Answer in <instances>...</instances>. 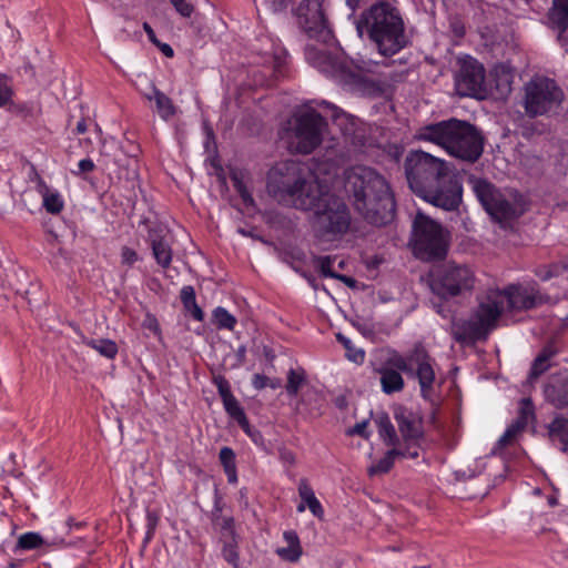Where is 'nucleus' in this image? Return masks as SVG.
<instances>
[{
    "label": "nucleus",
    "instance_id": "obj_1",
    "mask_svg": "<svg viewBox=\"0 0 568 568\" xmlns=\"http://www.w3.org/2000/svg\"><path fill=\"white\" fill-rule=\"evenodd\" d=\"M344 187L366 222L383 226L393 221L396 211L394 194L386 179L375 169L357 165L346 170Z\"/></svg>",
    "mask_w": 568,
    "mask_h": 568
},
{
    "label": "nucleus",
    "instance_id": "obj_2",
    "mask_svg": "<svg viewBox=\"0 0 568 568\" xmlns=\"http://www.w3.org/2000/svg\"><path fill=\"white\" fill-rule=\"evenodd\" d=\"M356 30L386 58L397 54L410 43L399 9L387 1H378L365 9L356 21Z\"/></svg>",
    "mask_w": 568,
    "mask_h": 568
},
{
    "label": "nucleus",
    "instance_id": "obj_3",
    "mask_svg": "<svg viewBox=\"0 0 568 568\" xmlns=\"http://www.w3.org/2000/svg\"><path fill=\"white\" fill-rule=\"evenodd\" d=\"M435 364V359L424 345L417 343L406 355L394 352L375 371L379 375L382 390L385 394L392 395L404 389L405 382L400 374L403 372L409 377L417 378L422 397L429 399L436 381Z\"/></svg>",
    "mask_w": 568,
    "mask_h": 568
},
{
    "label": "nucleus",
    "instance_id": "obj_4",
    "mask_svg": "<svg viewBox=\"0 0 568 568\" xmlns=\"http://www.w3.org/2000/svg\"><path fill=\"white\" fill-rule=\"evenodd\" d=\"M416 139L437 144L455 158L468 162L477 161L484 151L480 131L469 122L454 118L419 128Z\"/></svg>",
    "mask_w": 568,
    "mask_h": 568
},
{
    "label": "nucleus",
    "instance_id": "obj_5",
    "mask_svg": "<svg viewBox=\"0 0 568 568\" xmlns=\"http://www.w3.org/2000/svg\"><path fill=\"white\" fill-rule=\"evenodd\" d=\"M306 61L320 72L341 84L348 85L354 92L367 98H389V84L381 79L359 74L351 69L339 49L327 51L313 45L305 47Z\"/></svg>",
    "mask_w": 568,
    "mask_h": 568
},
{
    "label": "nucleus",
    "instance_id": "obj_6",
    "mask_svg": "<svg viewBox=\"0 0 568 568\" xmlns=\"http://www.w3.org/2000/svg\"><path fill=\"white\" fill-rule=\"evenodd\" d=\"M318 185L316 181L305 179L300 164L294 161L280 162L267 174L268 194L278 203L297 210L312 206L318 196Z\"/></svg>",
    "mask_w": 568,
    "mask_h": 568
},
{
    "label": "nucleus",
    "instance_id": "obj_7",
    "mask_svg": "<svg viewBox=\"0 0 568 568\" xmlns=\"http://www.w3.org/2000/svg\"><path fill=\"white\" fill-rule=\"evenodd\" d=\"M307 210L314 211L313 231L322 242L342 240L351 230L352 214L343 199L318 185V196Z\"/></svg>",
    "mask_w": 568,
    "mask_h": 568
},
{
    "label": "nucleus",
    "instance_id": "obj_8",
    "mask_svg": "<svg viewBox=\"0 0 568 568\" xmlns=\"http://www.w3.org/2000/svg\"><path fill=\"white\" fill-rule=\"evenodd\" d=\"M470 183L485 211L499 223L514 221L527 211L524 196L517 192L508 200L485 179L471 178Z\"/></svg>",
    "mask_w": 568,
    "mask_h": 568
},
{
    "label": "nucleus",
    "instance_id": "obj_9",
    "mask_svg": "<svg viewBox=\"0 0 568 568\" xmlns=\"http://www.w3.org/2000/svg\"><path fill=\"white\" fill-rule=\"evenodd\" d=\"M564 99V91L550 78L535 77L524 85L523 106L529 118L556 114Z\"/></svg>",
    "mask_w": 568,
    "mask_h": 568
},
{
    "label": "nucleus",
    "instance_id": "obj_10",
    "mask_svg": "<svg viewBox=\"0 0 568 568\" xmlns=\"http://www.w3.org/2000/svg\"><path fill=\"white\" fill-rule=\"evenodd\" d=\"M449 170L445 161L424 151H412L404 161L406 180L418 197Z\"/></svg>",
    "mask_w": 568,
    "mask_h": 568
},
{
    "label": "nucleus",
    "instance_id": "obj_11",
    "mask_svg": "<svg viewBox=\"0 0 568 568\" xmlns=\"http://www.w3.org/2000/svg\"><path fill=\"white\" fill-rule=\"evenodd\" d=\"M448 244L439 223L418 212L413 222V250L422 261L443 260Z\"/></svg>",
    "mask_w": 568,
    "mask_h": 568
},
{
    "label": "nucleus",
    "instance_id": "obj_12",
    "mask_svg": "<svg viewBox=\"0 0 568 568\" xmlns=\"http://www.w3.org/2000/svg\"><path fill=\"white\" fill-rule=\"evenodd\" d=\"M475 283L476 276L469 266L449 262L430 273L429 286L437 297L448 300L471 292Z\"/></svg>",
    "mask_w": 568,
    "mask_h": 568
},
{
    "label": "nucleus",
    "instance_id": "obj_13",
    "mask_svg": "<svg viewBox=\"0 0 568 568\" xmlns=\"http://www.w3.org/2000/svg\"><path fill=\"white\" fill-rule=\"evenodd\" d=\"M324 0H303L295 10L297 23L304 33L311 39L318 42L315 48L335 51L338 49L333 30L329 27L325 10Z\"/></svg>",
    "mask_w": 568,
    "mask_h": 568
},
{
    "label": "nucleus",
    "instance_id": "obj_14",
    "mask_svg": "<svg viewBox=\"0 0 568 568\" xmlns=\"http://www.w3.org/2000/svg\"><path fill=\"white\" fill-rule=\"evenodd\" d=\"M326 125L324 118L314 109L295 114L292 138L296 151L302 154L312 153L322 143Z\"/></svg>",
    "mask_w": 568,
    "mask_h": 568
},
{
    "label": "nucleus",
    "instance_id": "obj_15",
    "mask_svg": "<svg viewBox=\"0 0 568 568\" xmlns=\"http://www.w3.org/2000/svg\"><path fill=\"white\" fill-rule=\"evenodd\" d=\"M424 201L445 211H455L463 199V185L459 178L449 170L430 185L420 196Z\"/></svg>",
    "mask_w": 568,
    "mask_h": 568
},
{
    "label": "nucleus",
    "instance_id": "obj_16",
    "mask_svg": "<svg viewBox=\"0 0 568 568\" xmlns=\"http://www.w3.org/2000/svg\"><path fill=\"white\" fill-rule=\"evenodd\" d=\"M455 85L457 93L462 97L485 98L487 87L484 65L471 57L460 60V67L455 77Z\"/></svg>",
    "mask_w": 568,
    "mask_h": 568
},
{
    "label": "nucleus",
    "instance_id": "obj_17",
    "mask_svg": "<svg viewBox=\"0 0 568 568\" xmlns=\"http://www.w3.org/2000/svg\"><path fill=\"white\" fill-rule=\"evenodd\" d=\"M506 300L507 296L498 288H489L477 296L478 306L474 315L488 333L496 327L499 317L506 311Z\"/></svg>",
    "mask_w": 568,
    "mask_h": 568
},
{
    "label": "nucleus",
    "instance_id": "obj_18",
    "mask_svg": "<svg viewBox=\"0 0 568 568\" xmlns=\"http://www.w3.org/2000/svg\"><path fill=\"white\" fill-rule=\"evenodd\" d=\"M501 293L507 296L506 311L521 312L536 308L548 301L535 286H524L520 284L508 285Z\"/></svg>",
    "mask_w": 568,
    "mask_h": 568
},
{
    "label": "nucleus",
    "instance_id": "obj_19",
    "mask_svg": "<svg viewBox=\"0 0 568 568\" xmlns=\"http://www.w3.org/2000/svg\"><path fill=\"white\" fill-rule=\"evenodd\" d=\"M450 334L458 343H475L488 336L487 328L473 315V318H452Z\"/></svg>",
    "mask_w": 568,
    "mask_h": 568
},
{
    "label": "nucleus",
    "instance_id": "obj_20",
    "mask_svg": "<svg viewBox=\"0 0 568 568\" xmlns=\"http://www.w3.org/2000/svg\"><path fill=\"white\" fill-rule=\"evenodd\" d=\"M544 395L556 408L568 406V369L551 374L544 386Z\"/></svg>",
    "mask_w": 568,
    "mask_h": 568
},
{
    "label": "nucleus",
    "instance_id": "obj_21",
    "mask_svg": "<svg viewBox=\"0 0 568 568\" xmlns=\"http://www.w3.org/2000/svg\"><path fill=\"white\" fill-rule=\"evenodd\" d=\"M394 418L405 442L418 440L423 437L422 420L405 406L398 405L394 409Z\"/></svg>",
    "mask_w": 568,
    "mask_h": 568
},
{
    "label": "nucleus",
    "instance_id": "obj_22",
    "mask_svg": "<svg viewBox=\"0 0 568 568\" xmlns=\"http://www.w3.org/2000/svg\"><path fill=\"white\" fill-rule=\"evenodd\" d=\"M165 236L166 233L161 226L149 230L148 240L151 244L153 256L163 268L169 267L172 262V250Z\"/></svg>",
    "mask_w": 568,
    "mask_h": 568
},
{
    "label": "nucleus",
    "instance_id": "obj_23",
    "mask_svg": "<svg viewBox=\"0 0 568 568\" xmlns=\"http://www.w3.org/2000/svg\"><path fill=\"white\" fill-rule=\"evenodd\" d=\"M71 544V541H67L63 537H42L38 532H26L22 534L17 541L16 550H33L42 545H63Z\"/></svg>",
    "mask_w": 568,
    "mask_h": 568
},
{
    "label": "nucleus",
    "instance_id": "obj_24",
    "mask_svg": "<svg viewBox=\"0 0 568 568\" xmlns=\"http://www.w3.org/2000/svg\"><path fill=\"white\" fill-rule=\"evenodd\" d=\"M298 495L302 499V503L297 506V511L302 513L305 510V505H307L310 511L317 518H322L324 515V509L316 498L313 488L310 486L307 479L302 478L298 483Z\"/></svg>",
    "mask_w": 568,
    "mask_h": 568
},
{
    "label": "nucleus",
    "instance_id": "obj_25",
    "mask_svg": "<svg viewBox=\"0 0 568 568\" xmlns=\"http://www.w3.org/2000/svg\"><path fill=\"white\" fill-rule=\"evenodd\" d=\"M144 98L149 101L155 102L156 112L163 120L168 121L175 115L176 108L171 98L160 91L154 84L151 85L150 93H144Z\"/></svg>",
    "mask_w": 568,
    "mask_h": 568
},
{
    "label": "nucleus",
    "instance_id": "obj_26",
    "mask_svg": "<svg viewBox=\"0 0 568 568\" xmlns=\"http://www.w3.org/2000/svg\"><path fill=\"white\" fill-rule=\"evenodd\" d=\"M548 434L554 445H558L559 449L568 455V418L556 417L548 425Z\"/></svg>",
    "mask_w": 568,
    "mask_h": 568
},
{
    "label": "nucleus",
    "instance_id": "obj_27",
    "mask_svg": "<svg viewBox=\"0 0 568 568\" xmlns=\"http://www.w3.org/2000/svg\"><path fill=\"white\" fill-rule=\"evenodd\" d=\"M547 17L552 29L566 32L568 29V0H554Z\"/></svg>",
    "mask_w": 568,
    "mask_h": 568
},
{
    "label": "nucleus",
    "instance_id": "obj_28",
    "mask_svg": "<svg viewBox=\"0 0 568 568\" xmlns=\"http://www.w3.org/2000/svg\"><path fill=\"white\" fill-rule=\"evenodd\" d=\"M222 403L229 416L233 418L246 434L250 435V422L245 415L243 407L240 405L235 396L233 395L227 399L223 400Z\"/></svg>",
    "mask_w": 568,
    "mask_h": 568
},
{
    "label": "nucleus",
    "instance_id": "obj_29",
    "mask_svg": "<svg viewBox=\"0 0 568 568\" xmlns=\"http://www.w3.org/2000/svg\"><path fill=\"white\" fill-rule=\"evenodd\" d=\"M375 423L377 425L378 435L384 440L387 446L397 447L399 444V438L396 434L395 427L390 422V418L387 414H381Z\"/></svg>",
    "mask_w": 568,
    "mask_h": 568
},
{
    "label": "nucleus",
    "instance_id": "obj_30",
    "mask_svg": "<svg viewBox=\"0 0 568 568\" xmlns=\"http://www.w3.org/2000/svg\"><path fill=\"white\" fill-rule=\"evenodd\" d=\"M180 298L184 310L196 321H203L204 312L196 303L195 290L192 285H184L180 292Z\"/></svg>",
    "mask_w": 568,
    "mask_h": 568
},
{
    "label": "nucleus",
    "instance_id": "obj_31",
    "mask_svg": "<svg viewBox=\"0 0 568 568\" xmlns=\"http://www.w3.org/2000/svg\"><path fill=\"white\" fill-rule=\"evenodd\" d=\"M83 343L89 347L97 351L100 355L112 359L118 354V345L114 341L109 338H83Z\"/></svg>",
    "mask_w": 568,
    "mask_h": 568
},
{
    "label": "nucleus",
    "instance_id": "obj_32",
    "mask_svg": "<svg viewBox=\"0 0 568 568\" xmlns=\"http://www.w3.org/2000/svg\"><path fill=\"white\" fill-rule=\"evenodd\" d=\"M524 430V423L520 422H513L505 433L500 436V438L495 444L491 454L497 455L503 452L504 448L511 445L517 436Z\"/></svg>",
    "mask_w": 568,
    "mask_h": 568
},
{
    "label": "nucleus",
    "instance_id": "obj_33",
    "mask_svg": "<svg viewBox=\"0 0 568 568\" xmlns=\"http://www.w3.org/2000/svg\"><path fill=\"white\" fill-rule=\"evenodd\" d=\"M219 458L227 476V481L230 484L237 483V471L234 450L231 447L224 446L220 450Z\"/></svg>",
    "mask_w": 568,
    "mask_h": 568
},
{
    "label": "nucleus",
    "instance_id": "obj_34",
    "mask_svg": "<svg viewBox=\"0 0 568 568\" xmlns=\"http://www.w3.org/2000/svg\"><path fill=\"white\" fill-rule=\"evenodd\" d=\"M397 456V447H393L392 449L387 450L385 455L376 464H373L372 466L368 467V475L376 476L387 474L393 468Z\"/></svg>",
    "mask_w": 568,
    "mask_h": 568
},
{
    "label": "nucleus",
    "instance_id": "obj_35",
    "mask_svg": "<svg viewBox=\"0 0 568 568\" xmlns=\"http://www.w3.org/2000/svg\"><path fill=\"white\" fill-rule=\"evenodd\" d=\"M306 383V373L302 367L291 368L287 372L286 392L290 396H296L301 387Z\"/></svg>",
    "mask_w": 568,
    "mask_h": 568
},
{
    "label": "nucleus",
    "instance_id": "obj_36",
    "mask_svg": "<svg viewBox=\"0 0 568 568\" xmlns=\"http://www.w3.org/2000/svg\"><path fill=\"white\" fill-rule=\"evenodd\" d=\"M213 323L219 329L233 331L236 318L226 308L219 306L213 311Z\"/></svg>",
    "mask_w": 568,
    "mask_h": 568
},
{
    "label": "nucleus",
    "instance_id": "obj_37",
    "mask_svg": "<svg viewBox=\"0 0 568 568\" xmlns=\"http://www.w3.org/2000/svg\"><path fill=\"white\" fill-rule=\"evenodd\" d=\"M222 556L233 568H243L237 551L236 538H234V541L233 539L223 540Z\"/></svg>",
    "mask_w": 568,
    "mask_h": 568
},
{
    "label": "nucleus",
    "instance_id": "obj_38",
    "mask_svg": "<svg viewBox=\"0 0 568 568\" xmlns=\"http://www.w3.org/2000/svg\"><path fill=\"white\" fill-rule=\"evenodd\" d=\"M336 338L345 347L346 357L349 361L356 364H362L364 362L365 352L363 349L353 347L351 339L344 336L342 333H338Z\"/></svg>",
    "mask_w": 568,
    "mask_h": 568
},
{
    "label": "nucleus",
    "instance_id": "obj_39",
    "mask_svg": "<svg viewBox=\"0 0 568 568\" xmlns=\"http://www.w3.org/2000/svg\"><path fill=\"white\" fill-rule=\"evenodd\" d=\"M43 207L45 211L50 214H59L64 206L63 200L59 192H49L45 193L43 196Z\"/></svg>",
    "mask_w": 568,
    "mask_h": 568
},
{
    "label": "nucleus",
    "instance_id": "obj_40",
    "mask_svg": "<svg viewBox=\"0 0 568 568\" xmlns=\"http://www.w3.org/2000/svg\"><path fill=\"white\" fill-rule=\"evenodd\" d=\"M214 525L220 527L223 540L225 539H233L236 538L235 529H234V518L229 516H215L213 518Z\"/></svg>",
    "mask_w": 568,
    "mask_h": 568
},
{
    "label": "nucleus",
    "instance_id": "obj_41",
    "mask_svg": "<svg viewBox=\"0 0 568 568\" xmlns=\"http://www.w3.org/2000/svg\"><path fill=\"white\" fill-rule=\"evenodd\" d=\"M13 93L11 77L0 72V106L11 103Z\"/></svg>",
    "mask_w": 568,
    "mask_h": 568
},
{
    "label": "nucleus",
    "instance_id": "obj_42",
    "mask_svg": "<svg viewBox=\"0 0 568 568\" xmlns=\"http://www.w3.org/2000/svg\"><path fill=\"white\" fill-rule=\"evenodd\" d=\"M231 180H232L235 191L240 194L244 205L247 207L254 206L255 205L254 199H253L252 194L250 193V191L247 190L246 185L244 184L243 180L236 174H233L231 176Z\"/></svg>",
    "mask_w": 568,
    "mask_h": 568
},
{
    "label": "nucleus",
    "instance_id": "obj_43",
    "mask_svg": "<svg viewBox=\"0 0 568 568\" xmlns=\"http://www.w3.org/2000/svg\"><path fill=\"white\" fill-rule=\"evenodd\" d=\"M408 70L390 71L387 74H383L379 79L383 83L389 84V97L393 95L396 84L402 83L406 80Z\"/></svg>",
    "mask_w": 568,
    "mask_h": 568
},
{
    "label": "nucleus",
    "instance_id": "obj_44",
    "mask_svg": "<svg viewBox=\"0 0 568 568\" xmlns=\"http://www.w3.org/2000/svg\"><path fill=\"white\" fill-rule=\"evenodd\" d=\"M315 262L322 276L331 278L337 277L338 273L334 272L332 268L333 258L331 256H316Z\"/></svg>",
    "mask_w": 568,
    "mask_h": 568
},
{
    "label": "nucleus",
    "instance_id": "obj_45",
    "mask_svg": "<svg viewBox=\"0 0 568 568\" xmlns=\"http://www.w3.org/2000/svg\"><path fill=\"white\" fill-rule=\"evenodd\" d=\"M564 270H565V267H561L558 264L542 265L536 270V275L541 281H548V280L561 274L564 272Z\"/></svg>",
    "mask_w": 568,
    "mask_h": 568
},
{
    "label": "nucleus",
    "instance_id": "obj_46",
    "mask_svg": "<svg viewBox=\"0 0 568 568\" xmlns=\"http://www.w3.org/2000/svg\"><path fill=\"white\" fill-rule=\"evenodd\" d=\"M276 552L282 559L287 560L290 562H296L302 556V547L301 545H287V547L278 548Z\"/></svg>",
    "mask_w": 568,
    "mask_h": 568
},
{
    "label": "nucleus",
    "instance_id": "obj_47",
    "mask_svg": "<svg viewBox=\"0 0 568 568\" xmlns=\"http://www.w3.org/2000/svg\"><path fill=\"white\" fill-rule=\"evenodd\" d=\"M534 417V405L529 398H523L520 402L519 415L514 422H523L524 429L526 428L528 420Z\"/></svg>",
    "mask_w": 568,
    "mask_h": 568
},
{
    "label": "nucleus",
    "instance_id": "obj_48",
    "mask_svg": "<svg viewBox=\"0 0 568 568\" xmlns=\"http://www.w3.org/2000/svg\"><path fill=\"white\" fill-rule=\"evenodd\" d=\"M549 368L548 362L544 359V357H540L539 355L536 356L534 359L530 372L528 375V379L530 382L537 379L541 374H544Z\"/></svg>",
    "mask_w": 568,
    "mask_h": 568
},
{
    "label": "nucleus",
    "instance_id": "obj_49",
    "mask_svg": "<svg viewBox=\"0 0 568 568\" xmlns=\"http://www.w3.org/2000/svg\"><path fill=\"white\" fill-rule=\"evenodd\" d=\"M213 383L217 388V392H219V395H220L222 402L227 399L229 397L233 396L230 383L224 376H222V375L215 376L213 378Z\"/></svg>",
    "mask_w": 568,
    "mask_h": 568
},
{
    "label": "nucleus",
    "instance_id": "obj_50",
    "mask_svg": "<svg viewBox=\"0 0 568 568\" xmlns=\"http://www.w3.org/2000/svg\"><path fill=\"white\" fill-rule=\"evenodd\" d=\"M175 11L183 18H190L194 12V6L189 0H169Z\"/></svg>",
    "mask_w": 568,
    "mask_h": 568
},
{
    "label": "nucleus",
    "instance_id": "obj_51",
    "mask_svg": "<svg viewBox=\"0 0 568 568\" xmlns=\"http://www.w3.org/2000/svg\"><path fill=\"white\" fill-rule=\"evenodd\" d=\"M405 443V448H397V457L416 459L419 456L417 440H409Z\"/></svg>",
    "mask_w": 568,
    "mask_h": 568
},
{
    "label": "nucleus",
    "instance_id": "obj_52",
    "mask_svg": "<svg viewBox=\"0 0 568 568\" xmlns=\"http://www.w3.org/2000/svg\"><path fill=\"white\" fill-rule=\"evenodd\" d=\"M321 105H324L326 109H328L333 122L342 124L343 120L347 119V114L336 105H333L327 101H322Z\"/></svg>",
    "mask_w": 568,
    "mask_h": 568
},
{
    "label": "nucleus",
    "instance_id": "obj_53",
    "mask_svg": "<svg viewBox=\"0 0 568 568\" xmlns=\"http://www.w3.org/2000/svg\"><path fill=\"white\" fill-rule=\"evenodd\" d=\"M438 301H435V300H432V304L434 306V308L436 310V312L443 316L444 318L446 317H454L453 316V311L450 308V306L447 304V300H444V298H439L437 297Z\"/></svg>",
    "mask_w": 568,
    "mask_h": 568
},
{
    "label": "nucleus",
    "instance_id": "obj_54",
    "mask_svg": "<svg viewBox=\"0 0 568 568\" xmlns=\"http://www.w3.org/2000/svg\"><path fill=\"white\" fill-rule=\"evenodd\" d=\"M121 260L123 264L131 266L138 261V253L133 248L123 246L121 251Z\"/></svg>",
    "mask_w": 568,
    "mask_h": 568
},
{
    "label": "nucleus",
    "instance_id": "obj_55",
    "mask_svg": "<svg viewBox=\"0 0 568 568\" xmlns=\"http://www.w3.org/2000/svg\"><path fill=\"white\" fill-rule=\"evenodd\" d=\"M95 165L91 159H83L78 163V171H72L73 174L80 175L82 173H89L94 170Z\"/></svg>",
    "mask_w": 568,
    "mask_h": 568
},
{
    "label": "nucleus",
    "instance_id": "obj_56",
    "mask_svg": "<svg viewBox=\"0 0 568 568\" xmlns=\"http://www.w3.org/2000/svg\"><path fill=\"white\" fill-rule=\"evenodd\" d=\"M558 353V349L554 342H548L541 352L538 354L540 357H544L546 362H548L551 357H554Z\"/></svg>",
    "mask_w": 568,
    "mask_h": 568
},
{
    "label": "nucleus",
    "instance_id": "obj_57",
    "mask_svg": "<svg viewBox=\"0 0 568 568\" xmlns=\"http://www.w3.org/2000/svg\"><path fill=\"white\" fill-rule=\"evenodd\" d=\"M270 378L262 374H254L252 377V385L255 389L261 390L267 387Z\"/></svg>",
    "mask_w": 568,
    "mask_h": 568
},
{
    "label": "nucleus",
    "instance_id": "obj_58",
    "mask_svg": "<svg viewBox=\"0 0 568 568\" xmlns=\"http://www.w3.org/2000/svg\"><path fill=\"white\" fill-rule=\"evenodd\" d=\"M368 423L366 420H363L361 423L355 424V426L352 428L349 434L352 435H359L363 438H368L369 433L366 430Z\"/></svg>",
    "mask_w": 568,
    "mask_h": 568
},
{
    "label": "nucleus",
    "instance_id": "obj_59",
    "mask_svg": "<svg viewBox=\"0 0 568 568\" xmlns=\"http://www.w3.org/2000/svg\"><path fill=\"white\" fill-rule=\"evenodd\" d=\"M280 453V459L285 463V464H288V465H294L295 462H296V458H295V454L287 449V448H281L278 450Z\"/></svg>",
    "mask_w": 568,
    "mask_h": 568
},
{
    "label": "nucleus",
    "instance_id": "obj_60",
    "mask_svg": "<svg viewBox=\"0 0 568 568\" xmlns=\"http://www.w3.org/2000/svg\"><path fill=\"white\" fill-rule=\"evenodd\" d=\"M283 537H284L285 541L287 542V545H290V546L301 545L300 538H298L296 531H294V530L285 531Z\"/></svg>",
    "mask_w": 568,
    "mask_h": 568
},
{
    "label": "nucleus",
    "instance_id": "obj_61",
    "mask_svg": "<svg viewBox=\"0 0 568 568\" xmlns=\"http://www.w3.org/2000/svg\"><path fill=\"white\" fill-rule=\"evenodd\" d=\"M293 0H272L271 8L274 12L283 11Z\"/></svg>",
    "mask_w": 568,
    "mask_h": 568
},
{
    "label": "nucleus",
    "instance_id": "obj_62",
    "mask_svg": "<svg viewBox=\"0 0 568 568\" xmlns=\"http://www.w3.org/2000/svg\"><path fill=\"white\" fill-rule=\"evenodd\" d=\"M155 45L166 58H172L174 55V50L170 44L158 41V44Z\"/></svg>",
    "mask_w": 568,
    "mask_h": 568
},
{
    "label": "nucleus",
    "instance_id": "obj_63",
    "mask_svg": "<svg viewBox=\"0 0 568 568\" xmlns=\"http://www.w3.org/2000/svg\"><path fill=\"white\" fill-rule=\"evenodd\" d=\"M143 29L149 38V40L153 43V44H158V39H156V36H155V32L154 30L152 29V27L148 23V22H144L143 23Z\"/></svg>",
    "mask_w": 568,
    "mask_h": 568
},
{
    "label": "nucleus",
    "instance_id": "obj_64",
    "mask_svg": "<svg viewBox=\"0 0 568 568\" xmlns=\"http://www.w3.org/2000/svg\"><path fill=\"white\" fill-rule=\"evenodd\" d=\"M36 184H37L36 187H37L38 193L41 194L42 196L45 193L50 192L49 186L47 185L45 181L41 176H38V182Z\"/></svg>",
    "mask_w": 568,
    "mask_h": 568
}]
</instances>
